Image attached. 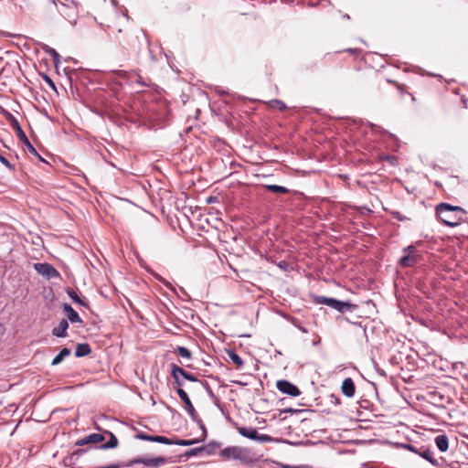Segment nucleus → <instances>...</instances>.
Returning <instances> with one entry per match:
<instances>
[{"mask_svg": "<svg viewBox=\"0 0 468 468\" xmlns=\"http://www.w3.org/2000/svg\"><path fill=\"white\" fill-rule=\"evenodd\" d=\"M238 432L246 438H249L250 440L260 441V442H269L271 441V437L267 434H259L258 431L255 428L252 427H238L237 428Z\"/></svg>", "mask_w": 468, "mask_h": 468, "instance_id": "obj_6", "label": "nucleus"}, {"mask_svg": "<svg viewBox=\"0 0 468 468\" xmlns=\"http://www.w3.org/2000/svg\"><path fill=\"white\" fill-rule=\"evenodd\" d=\"M390 82L396 84L397 88L401 91V93L404 92V88L402 85H400L399 83L395 82V81H390Z\"/></svg>", "mask_w": 468, "mask_h": 468, "instance_id": "obj_34", "label": "nucleus"}, {"mask_svg": "<svg viewBox=\"0 0 468 468\" xmlns=\"http://www.w3.org/2000/svg\"><path fill=\"white\" fill-rule=\"evenodd\" d=\"M63 310L67 313L68 318L71 323H82L79 314L69 304L65 303Z\"/></svg>", "mask_w": 468, "mask_h": 468, "instance_id": "obj_17", "label": "nucleus"}, {"mask_svg": "<svg viewBox=\"0 0 468 468\" xmlns=\"http://www.w3.org/2000/svg\"><path fill=\"white\" fill-rule=\"evenodd\" d=\"M34 269L37 273L41 274L47 279H53L59 276V272L48 263H35Z\"/></svg>", "mask_w": 468, "mask_h": 468, "instance_id": "obj_8", "label": "nucleus"}, {"mask_svg": "<svg viewBox=\"0 0 468 468\" xmlns=\"http://www.w3.org/2000/svg\"><path fill=\"white\" fill-rule=\"evenodd\" d=\"M435 443L441 452H446L449 448L448 437L444 434L438 435L435 438Z\"/></svg>", "mask_w": 468, "mask_h": 468, "instance_id": "obj_19", "label": "nucleus"}, {"mask_svg": "<svg viewBox=\"0 0 468 468\" xmlns=\"http://www.w3.org/2000/svg\"><path fill=\"white\" fill-rule=\"evenodd\" d=\"M228 355L238 368H240L244 365L242 358L235 351L230 350Z\"/></svg>", "mask_w": 468, "mask_h": 468, "instance_id": "obj_23", "label": "nucleus"}, {"mask_svg": "<svg viewBox=\"0 0 468 468\" xmlns=\"http://www.w3.org/2000/svg\"><path fill=\"white\" fill-rule=\"evenodd\" d=\"M314 303L318 304H324L330 306L333 309L337 310L341 313L349 310H354L356 308V304L350 303L348 302H342L335 298H329L325 296H316L314 298Z\"/></svg>", "mask_w": 468, "mask_h": 468, "instance_id": "obj_3", "label": "nucleus"}, {"mask_svg": "<svg viewBox=\"0 0 468 468\" xmlns=\"http://www.w3.org/2000/svg\"><path fill=\"white\" fill-rule=\"evenodd\" d=\"M248 451L239 446L227 447L220 451L219 456L225 460H240L245 461Z\"/></svg>", "mask_w": 468, "mask_h": 468, "instance_id": "obj_5", "label": "nucleus"}, {"mask_svg": "<svg viewBox=\"0 0 468 468\" xmlns=\"http://www.w3.org/2000/svg\"><path fill=\"white\" fill-rule=\"evenodd\" d=\"M68 295L75 303H77L80 305H86V303L78 296L77 292L74 290H72V289L68 290Z\"/></svg>", "mask_w": 468, "mask_h": 468, "instance_id": "obj_27", "label": "nucleus"}, {"mask_svg": "<svg viewBox=\"0 0 468 468\" xmlns=\"http://www.w3.org/2000/svg\"><path fill=\"white\" fill-rule=\"evenodd\" d=\"M176 352L184 358H191V352L184 346H177Z\"/></svg>", "mask_w": 468, "mask_h": 468, "instance_id": "obj_26", "label": "nucleus"}, {"mask_svg": "<svg viewBox=\"0 0 468 468\" xmlns=\"http://www.w3.org/2000/svg\"><path fill=\"white\" fill-rule=\"evenodd\" d=\"M119 73L123 76L126 74L124 71H119Z\"/></svg>", "mask_w": 468, "mask_h": 468, "instance_id": "obj_37", "label": "nucleus"}, {"mask_svg": "<svg viewBox=\"0 0 468 468\" xmlns=\"http://www.w3.org/2000/svg\"><path fill=\"white\" fill-rule=\"evenodd\" d=\"M346 52H348L350 55L354 57H358L361 55V49L359 48H347L345 50Z\"/></svg>", "mask_w": 468, "mask_h": 468, "instance_id": "obj_29", "label": "nucleus"}, {"mask_svg": "<svg viewBox=\"0 0 468 468\" xmlns=\"http://www.w3.org/2000/svg\"><path fill=\"white\" fill-rule=\"evenodd\" d=\"M268 105L272 108L279 111H284L287 109L286 104L281 101V100H271L268 102Z\"/></svg>", "mask_w": 468, "mask_h": 468, "instance_id": "obj_25", "label": "nucleus"}, {"mask_svg": "<svg viewBox=\"0 0 468 468\" xmlns=\"http://www.w3.org/2000/svg\"><path fill=\"white\" fill-rule=\"evenodd\" d=\"M136 438L139 440H143V441L159 442V443H164V444H168V445L176 444V445H181V446H189V445H192L198 441L197 440H180V439H176V440L173 441L165 436L148 435L144 432H140V433L136 434Z\"/></svg>", "mask_w": 468, "mask_h": 468, "instance_id": "obj_2", "label": "nucleus"}, {"mask_svg": "<svg viewBox=\"0 0 468 468\" xmlns=\"http://www.w3.org/2000/svg\"><path fill=\"white\" fill-rule=\"evenodd\" d=\"M264 187L267 190H269L270 192H272V193H278V194H287V193H289V189L284 187V186H282L266 185V186H264Z\"/></svg>", "mask_w": 468, "mask_h": 468, "instance_id": "obj_24", "label": "nucleus"}, {"mask_svg": "<svg viewBox=\"0 0 468 468\" xmlns=\"http://www.w3.org/2000/svg\"><path fill=\"white\" fill-rule=\"evenodd\" d=\"M91 349L89 344H79L76 347L75 355L80 357L89 355Z\"/></svg>", "mask_w": 468, "mask_h": 468, "instance_id": "obj_21", "label": "nucleus"}, {"mask_svg": "<svg viewBox=\"0 0 468 468\" xmlns=\"http://www.w3.org/2000/svg\"><path fill=\"white\" fill-rule=\"evenodd\" d=\"M119 467H120L119 464L112 463V464L105 465V466H101V467H98V468H119Z\"/></svg>", "mask_w": 468, "mask_h": 468, "instance_id": "obj_33", "label": "nucleus"}, {"mask_svg": "<svg viewBox=\"0 0 468 468\" xmlns=\"http://www.w3.org/2000/svg\"><path fill=\"white\" fill-rule=\"evenodd\" d=\"M176 392H177L179 398L181 399V400L185 403L186 411L194 419L197 415V411H196L188 395L183 388H177Z\"/></svg>", "mask_w": 468, "mask_h": 468, "instance_id": "obj_11", "label": "nucleus"}, {"mask_svg": "<svg viewBox=\"0 0 468 468\" xmlns=\"http://www.w3.org/2000/svg\"><path fill=\"white\" fill-rule=\"evenodd\" d=\"M128 20H129V17L127 15L125 14H120V15H117L116 16V20L113 22L112 26H111L110 27L112 29V30H116L118 33H122V28L119 27V26L121 25H125L128 23Z\"/></svg>", "mask_w": 468, "mask_h": 468, "instance_id": "obj_18", "label": "nucleus"}, {"mask_svg": "<svg viewBox=\"0 0 468 468\" xmlns=\"http://www.w3.org/2000/svg\"><path fill=\"white\" fill-rule=\"evenodd\" d=\"M341 391L347 398L354 397L356 393V386L351 378H346L343 380Z\"/></svg>", "mask_w": 468, "mask_h": 468, "instance_id": "obj_13", "label": "nucleus"}, {"mask_svg": "<svg viewBox=\"0 0 468 468\" xmlns=\"http://www.w3.org/2000/svg\"><path fill=\"white\" fill-rule=\"evenodd\" d=\"M70 355V349L67 348V347H64L60 350V352L58 353V355H57L54 359L52 360V363L51 365L52 366H57L58 364H60L63 359L67 356H69Z\"/></svg>", "mask_w": 468, "mask_h": 468, "instance_id": "obj_20", "label": "nucleus"}, {"mask_svg": "<svg viewBox=\"0 0 468 468\" xmlns=\"http://www.w3.org/2000/svg\"><path fill=\"white\" fill-rule=\"evenodd\" d=\"M104 433L109 435L110 440L106 443L101 445V448H102V449L115 448L118 445V440H117L116 436L112 432L107 431H105Z\"/></svg>", "mask_w": 468, "mask_h": 468, "instance_id": "obj_22", "label": "nucleus"}, {"mask_svg": "<svg viewBox=\"0 0 468 468\" xmlns=\"http://www.w3.org/2000/svg\"><path fill=\"white\" fill-rule=\"evenodd\" d=\"M133 463H142L148 467H158L166 463V459L164 457H154V458H136L133 461Z\"/></svg>", "mask_w": 468, "mask_h": 468, "instance_id": "obj_10", "label": "nucleus"}, {"mask_svg": "<svg viewBox=\"0 0 468 468\" xmlns=\"http://www.w3.org/2000/svg\"><path fill=\"white\" fill-rule=\"evenodd\" d=\"M104 439L105 438L102 434L91 433V434L79 440L76 442V445L83 446V445H86L89 443H100V442H102L104 441Z\"/></svg>", "mask_w": 468, "mask_h": 468, "instance_id": "obj_14", "label": "nucleus"}, {"mask_svg": "<svg viewBox=\"0 0 468 468\" xmlns=\"http://www.w3.org/2000/svg\"><path fill=\"white\" fill-rule=\"evenodd\" d=\"M174 379H175V382L176 384L178 386V387H181L183 385L182 381L180 380L179 378V376L176 375V377H173Z\"/></svg>", "mask_w": 468, "mask_h": 468, "instance_id": "obj_32", "label": "nucleus"}, {"mask_svg": "<svg viewBox=\"0 0 468 468\" xmlns=\"http://www.w3.org/2000/svg\"><path fill=\"white\" fill-rule=\"evenodd\" d=\"M69 328V323L66 319H62L58 325L54 327L52 334L58 337H66L68 335L67 330Z\"/></svg>", "mask_w": 468, "mask_h": 468, "instance_id": "obj_15", "label": "nucleus"}, {"mask_svg": "<svg viewBox=\"0 0 468 468\" xmlns=\"http://www.w3.org/2000/svg\"><path fill=\"white\" fill-rule=\"evenodd\" d=\"M403 252L405 255L401 257L399 261L401 267H412L418 262L419 256L413 245L406 247Z\"/></svg>", "mask_w": 468, "mask_h": 468, "instance_id": "obj_7", "label": "nucleus"}, {"mask_svg": "<svg viewBox=\"0 0 468 468\" xmlns=\"http://www.w3.org/2000/svg\"><path fill=\"white\" fill-rule=\"evenodd\" d=\"M11 126L12 128L15 130L17 137L19 138V140L25 144V146L27 147V150L29 154L38 157L40 160H43L41 158V156L38 154L37 151L36 150V148L33 146V144L29 142V140L27 139L25 132L22 130L18 121L11 116Z\"/></svg>", "mask_w": 468, "mask_h": 468, "instance_id": "obj_4", "label": "nucleus"}, {"mask_svg": "<svg viewBox=\"0 0 468 468\" xmlns=\"http://www.w3.org/2000/svg\"><path fill=\"white\" fill-rule=\"evenodd\" d=\"M171 375L172 377H176L178 375L179 377H183L185 379L189 380L191 382H197V378L194 375L186 372L182 367H178L176 364H171Z\"/></svg>", "mask_w": 468, "mask_h": 468, "instance_id": "obj_12", "label": "nucleus"}, {"mask_svg": "<svg viewBox=\"0 0 468 468\" xmlns=\"http://www.w3.org/2000/svg\"><path fill=\"white\" fill-rule=\"evenodd\" d=\"M418 454L430 462L432 465H438L439 462L437 459L433 457V452L429 448H426L424 446L419 448Z\"/></svg>", "mask_w": 468, "mask_h": 468, "instance_id": "obj_16", "label": "nucleus"}, {"mask_svg": "<svg viewBox=\"0 0 468 468\" xmlns=\"http://www.w3.org/2000/svg\"><path fill=\"white\" fill-rule=\"evenodd\" d=\"M435 211L438 220L445 226L456 227L465 221L466 211L461 207L440 203L436 206Z\"/></svg>", "mask_w": 468, "mask_h": 468, "instance_id": "obj_1", "label": "nucleus"}, {"mask_svg": "<svg viewBox=\"0 0 468 468\" xmlns=\"http://www.w3.org/2000/svg\"><path fill=\"white\" fill-rule=\"evenodd\" d=\"M282 468H312V467L309 465H296V466L283 465Z\"/></svg>", "mask_w": 468, "mask_h": 468, "instance_id": "obj_31", "label": "nucleus"}, {"mask_svg": "<svg viewBox=\"0 0 468 468\" xmlns=\"http://www.w3.org/2000/svg\"><path fill=\"white\" fill-rule=\"evenodd\" d=\"M276 387L281 392L292 397H297L301 394L300 389L295 385L287 380H278Z\"/></svg>", "mask_w": 468, "mask_h": 468, "instance_id": "obj_9", "label": "nucleus"}, {"mask_svg": "<svg viewBox=\"0 0 468 468\" xmlns=\"http://www.w3.org/2000/svg\"><path fill=\"white\" fill-rule=\"evenodd\" d=\"M202 450V448H199V449H193L191 450L189 452H188V455H195L197 454V452H200Z\"/></svg>", "mask_w": 468, "mask_h": 468, "instance_id": "obj_36", "label": "nucleus"}, {"mask_svg": "<svg viewBox=\"0 0 468 468\" xmlns=\"http://www.w3.org/2000/svg\"><path fill=\"white\" fill-rule=\"evenodd\" d=\"M405 448H406V449H408V450H410V452H415V453H417V454H418V450H419V449H418V448H416L414 445H412V444H406V445H405Z\"/></svg>", "mask_w": 468, "mask_h": 468, "instance_id": "obj_30", "label": "nucleus"}, {"mask_svg": "<svg viewBox=\"0 0 468 468\" xmlns=\"http://www.w3.org/2000/svg\"><path fill=\"white\" fill-rule=\"evenodd\" d=\"M0 162L10 170H14V165L3 155L0 154Z\"/></svg>", "mask_w": 468, "mask_h": 468, "instance_id": "obj_28", "label": "nucleus"}, {"mask_svg": "<svg viewBox=\"0 0 468 468\" xmlns=\"http://www.w3.org/2000/svg\"><path fill=\"white\" fill-rule=\"evenodd\" d=\"M137 82L142 84L143 86H149L148 83H146L145 81L143 80L142 77L138 76V80H137Z\"/></svg>", "mask_w": 468, "mask_h": 468, "instance_id": "obj_35", "label": "nucleus"}]
</instances>
